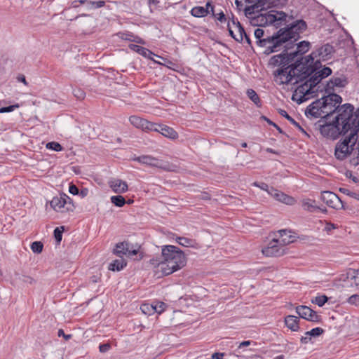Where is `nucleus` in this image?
<instances>
[{
	"instance_id": "obj_43",
	"label": "nucleus",
	"mask_w": 359,
	"mask_h": 359,
	"mask_svg": "<svg viewBox=\"0 0 359 359\" xmlns=\"http://www.w3.org/2000/svg\"><path fill=\"white\" fill-rule=\"evenodd\" d=\"M46 148L56 151H60L62 150V147L57 142H50L46 144Z\"/></svg>"
},
{
	"instance_id": "obj_48",
	"label": "nucleus",
	"mask_w": 359,
	"mask_h": 359,
	"mask_svg": "<svg viewBox=\"0 0 359 359\" xmlns=\"http://www.w3.org/2000/svg\"><path fill=\"white\" fill-rule=\"evenodd\" d=\"M212 15L221 23L226 22V18L222 11H220L218 13H215L214 12Z\"/></svg>"
},
{
	"instance_id": "obj_24",
	"label": "nucleus",
	"mask_w": 359,
	"mask_h": 359,
	"mask_svg": "<svg viewBox=\"0 0 359 359\" xmlns=\"http://www.w3.org/2000/svg\"><path fill=\"white\" fill-rule=\"evenodd\" d=\"M310 43L307 41H303L297 44V50L294 52L289 53V58L292 60H294L298 55H302L309 51L310 48Z\"/></svg>"
},
{
	"instance_id": "obj_41",
	"label": "nucleus",
	"mask_w": 359,
	"mask_h": 359,
	"mask_svg": "<svg viewBox=\"0 0 359 359\" xmlns=\"http://www.w3.org/2000/svg\"><path fill=\"white\" fill-rule=\"evenodd\" d=\"M328 298L325 295H320L312 300V302L317 304L319 306H323L327 301Z\"/></svg>"
},
{
	"instance_id": "obj_16",
	"label": "nucleus",
	"mask_w": 359,
	"mask_h": 359,
	"mask_svg": "<svg viewBox=\"0 0 359 359\" xmlns=\"http://www.w3.org/2000/svg\"><path fill=\"white\" fill-rule=\"evenodd\" d=\"M296 312L302 318L312 322H318L320 316L316 311L306 306H299L296 307Z\"/></svg>"
},
{
	"instance_id": "obj_17",
	"label": "nucleus",
	"mask_w": 359,
	"mask_h": 359,
	"mask_svg": "<svg viewBox=\"0 0 359 359\" xmlns=\"http://www.w3.org/2000/svg\"><path fill=\"white\" fill-rule=\"evenodd\" d=\"M269 194L271 195L276 201L288 205H294L296 202L295 199L293 197L288 196L285 193L279 190H277L273 187L270 188V190L269 191Z\"/></svg>"
},
{
	"instance_id": "obj_8",
	"label": "nucleus",
	"mask_w": 359,
	"mask_h": 359,
	"mask_svg": "<svg viewBox=\"0 0 359 359\" xmlns=\"http://www.w3.org/2000/svg\"><path fill=\"white\" fill-rule=\"evenodd\" d=\"M342 98L337 94H330L323 97V118H327L335 111H337Z\"/></svg>"
},
{
	"instance_id": "obj_46",
	"label": "nucleus",
	"mask_w": 359,
	"mask_h": 359,
	"mask_svg": "<svg viewBox=\"0 0 359 359\" xmlns=\"http://www.w3.org/2000/svg\"><path fill=\"white\" fill-rule=\"evenodd\" d=\"M317 74L320 75L322 79H324L332 74V69L330 67H324L323 69L317 71Z\"/></svg>"
},
{
	"instance_id": "obj_35",
	"label": "nucleus",
	"mask_w": 359,
	"mask_h": 359,
	"mask_svg": "<svg viewBox=\"0 0 359 359\" xmlns=\"http://www.w3.org/2000/svg\"><path fill=\"white\" fill-rule=\"evenodd\" d=\"M345 83H346L345 80H344L341 78L337 77V78H333V79H330L327 86L330 88H333L335 86L336 87H343V86H344Z\"/></svg>"
},
{
	"instance_id": "obj_29",
	"label": "nucleus",
	"mask_w": 359,
	"mask_h": 359,
	"mask_svg": "<svg viewBox=\"0 0 359 359\" xmlns=\"http://www.w3.org/2000/svg\"><path fill=\"white\" fill-rule=\"evenodd\" d=\"M126 266V262L125 260L120 257V259L114 260L112 263H111L109 266V270L111 271H119L123 269Z\"/></svg>"
},
{
	"instance_id": "obj_21",
	"label": "nucleus",
	"mask_w": 359,
	"mask_h": 359,
	"mask_svg": "<svg viewBox=\"0 0 359 359\" xmlns=\"http://www.w3.org/2000/svg\"><path fill=\"white\" fill-rule=\"evenodd\" d=\"M129 48L132 50L139 53L140 55H142L143 57L149 58V59L153 60L156 63L161 64L160 62L156 61L152 57V56H156V57H161V58H162V57H159L158 55H157L156 54H154V53H152L149 49H147V48H146L144 47H142V46H140L136 45V44H130V45H129Z\"/></svg>"
},
{
	"instance_id": "obj_19",
	"label": "nucleus",
	"mask_w": 359,
	"mask_h": 359,
	"mask_svg": "<svg viewBox=\"0 0 359 359\" xmlns=\"http://www.w3.org/2000/svg\"><path fill=\"white\" fill-rule=\"evenodd\" d=\"M323 97L313 102L306 109V114L315 118H323Z\"/></svg>"
},
{
	"instance_id": "obj_56",
	"label": "nucleus",
	"mask_w": 359,
	"mask_h": 359,
	"mask_svg": "<svg viewBox=\"0 0 359 359\" xmlns=\"http://www.w3.org/2000/svg\"><path fill=\"white\" fill-rule=\"evenodd\" d=\"M224 356V353H215L212 355V359H222Z\"/></svg>"
},
{
	"instance_id": "obj_4",
	"label": "nucleus",
	"mask_w": 359,
	"mask_h": 359,
	"mask_svg": "<svg viewBox=\"0 0 359 359\" xmlns=\"http://www.w3.org/2000/svg\"><path fill=\"white\" fill-rule=\"evenodd\" d=\"M357 127L358 128H353L350 133L344 135L343 140L336 144L334 155L337 159L344 160L353 151L359 137V122Z\"/></svg>"
},
{
	"instance_id": "obj_5",
	"label": "nucleus",
	"mask_w": 359,
	"mask_h": 359,
	"mask_svg": "<svg viewBox=\"0 0 359 359\" xmlns=\"http://www.w3.org/2000/svg\"><path fill=\"white\" fill-rule=\"evenodd\" d=\"M261 13L256 15L252 20V23L259 27H264L268 25H273L278 27L281 25L282 22H288L287 15L284 12L276 11H267L266 9L260 11Z\"/></svg>"
},
{
	"instance_id": "obj_39",
	"label": "nucleus",
	"mask_w": 359,
	"mask_h": 359,
	"mask_svg": "<svg viewBox=\"0 0 359 359\" xmlns=\"http://www.w3.org/2000/svg\"><path fill=\"white\" fill-rule=\"evenodd\" d=\"M247 95L256 105H259L260 99L257 93L253 89H248L247 90Z\"/></svg>"
},
{
	"instance_id": "obj_6",
	"label": "nucleus",
	"mask_w": 359,
	"mask_h": 359,
	"mask_svg": "<svg viewBox=\"0 0 359 359\" xmlns=\"http://www.w3.org/2000/svg\"><path fill=\"white\" fill-rule=\"evenodd\" d=\"M50 205L55 211L61 213L73 212L74 209L72 198L65 194L53 197Z\"/></svg>"
},
{
	"instance_id": "obj_26",
	"label": "nucleus",
	"mask_w": 359,
	"mask_h": 359,
	"mask_svg": "<svg viewBox=\"0 0 359 359\" xmlns=\"http://www.w3.org/2000/svg\"><path fill=\"white\" fill-rule=\"evenodd\" d=\"M285 323L286 326L292 331H297L299 328V318L294 316H287L285 318Z\"/></svg>"
},
{
	"instance_id": "obj_9",
	"label": "nucleus",
	"mask_w": 359,
	"mask_h": 359,
	"mask_svg": "<svg viewBox=\"0 0 359 359\" xmlns=\"http://www.w3.org/2000/svg\"><path fill=\"white\" fill-rule=\"evenodd\" d=\"M334 53V48L332 46L330 45L329 43L325 44L318 48L316 51H313L311 53V54L309 55V57L311 60V63L313 62L315 57H319V60H317L315 62V66L316 68L318 67V65H320V60H329L332 54Z\"/></svg>"
},
{
	"instance_id": "obj_57",
	"label": "nucleus",
	"mask_w": 359,
	"mask_h": 359,
	"mask_svg": "<svg viewBox=\"0 0 359 359\" xmlns=\"http://www.w3.org/2000/svg\"><path fill=\"white\" fill-rule=\"evenodd\" d=\"M22 280L24 282L28 283L29 284H33L34 283V280L32 277H29V276H24Z\"/></svg>"
},
{
	"instance_id": "obj_42",
	"label": "nucleus",
	"mask_w": 359,
	"mask_h": 359,
	"mask_svg": "<svg viewBox=\"0 0 359 359\" xmlns=\"http://www.w3.org/2000/svg\"><path fill=\"white\" fill-rule=\"evenodd\" d=\"M324 330L320 327H316L305 333V335L311 337H318L323 334Z\"/></svg>"
},
{
	"instance_id": "obj_10",
	"label": "nucleus",
	"mask_w": 359,
	"mask_h": 359,
	"mask_svg": "<svg viewBox=\"0 0 359 359\" xmlns=\"http://www.w3.org/2000/svg\"><path fill=\"white\" fill-rule=\"evenodd\" d=\"M262 252L266 257H280L286 253V248L282 246L276 238H273Z\"/></svg>"
},
{
	"instance_id": "obj_18",
	"label": "nucleus",
	"mask_w": 359,
	"mask_h": 359,
	"mask_svg": "<svg viewBox=\"0 0 359 359\" xmlns=\"http://www.w3.org/2000/svg\"><path fill=\"white\" fill-rule=\"evenodd\" d=\"M129 120L132 125H133L135 127L137 128H141L143 130L151 131V130H156L154 128V123H151L141 117L137 116H131Z\"/></svg>"
},
{
	"instance_id": "obj_34",
	"label": "nucleus",
	"mask_w": 359,
	"mask_h": 359,
	"mask_svg": "<svg viewBox=\"0 0 359 359\" xmlns=\"http://www.w3.org/2000/svg\"><path fill=\"white\" fill-rule=\"evenodd\" d=\"M348 278H350L351 284L354 285L359 288V269L353 270L352 273H348Z\"/></svg>"
},
{
	"instance_id": "obj_63",
	"label": "nucleus",
	"mask_w": 359,
	"mask_h": 359,
	"mask_svg": "<svg viewBox=\"0 0 359 359\" xmlns=\"http://www.w3.org/2000/svg\"><path fill=\"white\" fill-rule=\"evenodd\" d=\"M339 191L348 196L351 194V191L346 188H339Z\"/></svg>"
},
{
	"instance_id": "obj_30",
	"label": "nucleus",
	"mask_w": 359,
	"mask_h": 359,
	"mask_svg": "<svg viewBox=\"0 0 359 359\" xmlns=\"http://www.w3.org/2000/svg\"><path fill=\"white\" fill-rule=\"evenodd\" d=\"M289 57V53H280L272 57L271 59V63L275 65H281L287 60H290V59H288Z\"/></svg>"
},
{
	"instance_id": "obj_27",
	"label": "nucleus",
	"mask_w": 359,
	"mask_h": 359,
	"mask_svg": "<svg viewBox=\"0 0 359 359\" xmlns=\"http://www.w3.org/2000/svg\"><path fill=\"white\" fill-rule=\"evenodd\" d=\"M315 201H313L309 198H306L302 200V205L304 210L309 211V212H315L316 210H321V209L318 207L315 204ZM322 211H326L325 210H322Z\"/></svg>"
},
{
	"instance_id": "obj_59",
	"label": "nucleus",
	"mask_w": 359,
	"mask_h": 359,
	"mask_svg": "<svg viewBox=\"0 0 359 359\" xmlns=\"http://www.w3.org/2000/svg\"><path fill=\"white\" fill-rule=\"evenodd\" d=\"M137 254V250H130L129 248V251H127V254L126 255H127L128 257H131L133 255H135Z\"/></svg>"
},
{
	"instance_id": "obj_1",
	"label": "nucleus",
	"mask_w": 359,
	"mask_h": 359,
	"mask_svg": "<svg viewBox=\"0 0 359 359\" xmlns=\"http://www.w3.org/2000/svg\"><path fill=\"white\" fill-rule=\"evenodd\" d=\"M307 25L302 20H296L290 23L287 27L280 29L271 36L262 39L264 32L262 29L257 28L255 30V36L257 43L261 47L265 48L264 53L269 55L272 53L280 50L283 44L293 39L297 41L299 34L306 29Z\"/></svg>"
},
{
	"instance_id": "obj_55",
	"label": "nucleus",
	"mask_w": 359,
	"mask_h": 359,
	"mask_svg": "<svg viewBox=\"0 0 359 359\" xmlns=\"http://www.w3.org/2000/svg\"><path fill=\"white\" fill-rule=\"evenodd\" d=\"M58 336L61 337L62 336L66 340H68L71 339L72 335L71 334H65L64 332V330L62 329H60L58 330Z\"/></svg>"
},
{
	"instance_id": "obj_61",
	"label": "nucleus",
	"mask_w": 359,
	"mask_h": 359,
	"mask_svg": "<svg viewBox=\"0 0 359 359\" xmlns=\"http://www.w3.org/2000/svg\"><path fill=\"white\" fill-rule=\"evenodd\" d=\"M93 4L96 5L95 6L96 8H100L104 5V1H94V2H93Z\"/></svg>"
},
{
	"instance_id": "obj_25",
	"label": "nucleus",
	"mask_w": 359,
	"mask_h": 359,
	"mask_svg": "<svg viewBox=\"0 0 359 359\" xmlns=\"http://www.w3.org/2000/svg\"><path fill=\"white\" fill-rule=\"evenodd\" d=\"M246 4H249V9H252L253 11L258 12L259 11H263L264 9V0H243ZM236 4L239 6V0H235Z\"/></svg>"
},
{
	"instance_id": "obj_20",
	"label": "nucleus",
	"mask_w": 359,
	"mask_h": 359,
	"mask_svg": "<svg viewBox=\"0 0 359 359\" xmlns=\"http://www.w3.org/2000/svg\"><path fill=\"white\" fill-rule=\"evenodd\" d=\"M276 239L282 246L285 248L286 245L294 242L295 236L290 231L283 229L278 231V238Z\"/></svg>"
},
{
	"instance_id": "obj_32",
	"label": "nucleus",
	"mask_w": 359,
	"mask_h": 359,
	"mask_svg": "<svg viewBox=\"0 0 359 359\" xmlns=\"http://www.w3.org/2000/svg\"><path fill=\"white\" fill-rule=\"evenodd\" d=\"M191 14L196 18H202L208 15V11L203 6H195L191 10Z\"/></svg>"
},
{
	"instance_id": "obj_49",
	"label": "nucleus",
	"mask_w": 359,
	"mask_h": 359,
	"mask_svg": "<svg viewBox=\"0 0 359 359\" xmlns=\"http://www.w3.org/2000/svg\"><path fill=\"white\" fill-rule=\"evenodd\" d=\"M348 303L351 305L359 306V295L353 294L348 299Z\"/></svg>"
},
{
	"instance_id": "obj_44",
	"label": "nucleus",
	"mask_w": 359,
	"mask_h": 359,
	"mask_svg": "<svg viewBox=\"0 0 359 359\" xmlns=\"http://www.w3.org/2000/svg\"><path fill=\"white\" fill-rule=\"evenodd\" d=\"M154 304V308H155V313H161L163 311H164L166 305L165 303L162 302L153 303Z\"/></svg>"
},
{
	"instance_id": "obj_52",
	"label": "nucleus",
	"mask_w": 359,
	"mask_h": 359,
	"mask_svg": "<svg viewBox=\"0 0 359 359\" xmlns=\"http://www.w3.org/2000/svg\"><path fill=\"white\" fill-rule=\"evenodd\" d=\"M69 191L70 194L73 195H77L79 193V189L77 187L73 184H71L69 187Z\"/></svg>"
},
{
	"instance_id": "obj_58",
	"label": "nucleus",
	"mask_w": 359,
	"mask_h": 359,
	"mask_svg": "<svg viewBox=\"0 0 359 359\" xmlns=\"http://www.w3.org/2000/svg\"><path fill=\"white\" fill-rule=\"evenodd\" d=\"M311 339V336L305 335L301 338V342L303 344H307Z\"/></svg>"
},
{
	"instance_id": "obj_37",
	"label": "nucleus",
	"mask_w": 359,
	"mask_h": 359,
	"mask_svg": "<svg viewBox=\"0 0 359 359\" xmlns=\"http://www.w3.org/2000/svg\"><path fill=\"white\" fill-rule=\"evenodd\" d=\"M111 202L117 207H123L126 203V200L122 196L118 195L111 196Z\"/></svg>"
},
{
	"instance_id": "obj_23",
	"label": "nucleus",
	"mask_w": 359,
	"mask_h": 359,
	"mask_svg": "<svg viewBox=\"0 0 359 359\" xmlns=\"http://www.w3.org/2000/svg\"><path fill=\"white\" fill-rule=\"evenodd\" d=\"M156 130H151V131L158 132L163 136L169 137L170 139H176L177 137V133L172 128L164 126L154 124V127Z\"/></svg>"
},
{
	"instance_id": "obj_60",
	"label": "nucleus",
	"mask_w": 359,
	"mask_h": 359,
	"mask_svg": "<svg viewBox=\"0 0 359 359\" xmlns=\"http://www.w3.org/2000/svg\"><path fill=\"white\" fill-rule=\"evenodd\" d=\"M259 187L260 189H262V190L267 191L268 193H269V191L270 190V189L269 188V186L266 183H262L260 184V186H259Z\"/></svg>"
},
{
	"instance_id": "obj_11",
	"label": "nucleus",
	"mask_w": 359,
	"mask_h": 359,
	"mask_svg": "<svg viewBox=\"0 0 359 359\" xmlns=\"http://www.w3.org/2000/svg\"><path fill=\"white\" fill-rule=\"evenodd\" d=\"M320 133L327 137L336 139L339 135H343L342 128L334 120L332 123H326L320 128Z\"/></svg>"
},
{
	"instance_id": "obj_51",
	"label": "nucleus",
	"mask_w": 359,
	"mask_h": 359,
	"mask_svg": "<svg viewBox=\"0 0 359 359\" xmlns=\"http://www.w3.org/2000/svg\"><path fill=\"white\" fill-rule=\"evenodd\" d=\"M337 228V226L333 223L326 222H325V231L329 232L332 229H335Z\"/></svg>"
},
{
	"instance_id": "obj_50",
	"label": "nucleus",
	"mask_w": 359,
	"mask_h": 359,
	"mask_svg": "<svg viewBox=\"0 0 359 359\" xmlns=\"http://www.w3.org/2000/svg\"><path fill=\"white\" fill-rule=\"evenodd\" d=\"M18 107H19L18 104H14V105H11V106H8V107H1V108H0V113L2 114V113L11 112L15 109H17Z\"/></svg>"
},
{
	"instance_id": "obj_38",
	"label": "nucleus",
	"mask_w": 359,
	"mask_h": 359,
	"mask_svg": "<svg viewBox=\"0 0 359 359\" xmlns=\"http://www.w3.org/2000/svg\"><path fill=\"white\" fill-rule=\"evenodd\" d=\"M140 309L145 315H151L155 313V308H154V304H143L140 306Z\"/></svg>"
},
{
	"instance_id": "obj_12",
	"label": "nucleus",
	"mask_w": 359,
	"mask_h": 359,
	"mask_svg": "<svg viewBox=\"0 0 359 359\" xmlns=\"http://www.w3.org/2000/svg\"><path fill=\"white\" fill-rule=\"evenodd\" d=\"M227 27L230 36L238 42H242L243 40V35L245 32L239 22H236L233 19L228 20Z\"/></svg>"
},
{
	"instance_id": "obj_13",
	"label": "nucleus",
	"mask_w": 359,
	"mask_h": 359,
	"mask_svg": "<svg viewBox=\"0 0 359 359\" xmlns=\"http://www.w3.org/2000/svg\"><path fill=\"white\" fill-rule=\"evenodd\" d=\"M320 198L324 203L334 209L338 210L343 208L341 200L333 192L323 191L321 193Z\"/></svg>"
},
{
	"instance_id": "obj_62",
	"label": "nucleus",
	"mask_w": 359,
	"mask_h": 359,
	"mask_svg": "<svg viewBox=\"0 0 359 359\" xmlns=\"http://www.w3.org/2000/svg\"><path fill=\"white\" fill-rule=\"evenodd\" d=\"M251 343H252L251 341H244L240 344V345L238 346V348L248 346L250 345Z\"/></svg>"
},
{
	"instance_id": "obj_53",
	"label": "nucleus",
	"mask_w": 359,
	"mask_h": 359,
	"mask_svg": "<svg viewBox=\"0 0 359 359\" xmlns=\"http://www.w3.org/2000/svg\"><path fill=\"white\" fill-rule=\"evenodd\" d=\"M204 9L207 10L208 14H209V13L212 14L215 12L214 7L210 1L206 3L205 7H204Z\"/></svg>"
},
{
	"instance_id": "obj_45",
	"label": "nucleus",
	"mask_w": 359,
	"mask_h": 359,
	"mask_svg": "<svg viewBox=\"0 0 359 359\" xmlns=\"http://www.w3.org/2000/svg\"><path fill=\"white\" fill-rule=\"evenodd\" d=\"M63 230H64L63 226L57 227L54 230V236H55V240L58 243H60L62 240Z\"/></svg>"
},
{
	"instance_id": "obj_2",
	"label": "nucleus",
	"mask_w": 359,
	"mask_h": 359,
	"mask_svg": "<svg viewBox=\"0 0 359 359\" xmlns=\"http://www.w3.org/2000/svg\"><path fill=\"white\" fill-rule=\"evenodd\" d=\"M162 256L163 259L157 263L152 260L151 264L156 266V273L159 276L170 275L182 268L187 264V258L184 253L177 247L174 245H165L162 248Z\"/></svg>"
},
{
	"instance_id": "obj_31",
	"label": "nucleus",
	"mask_w": 359,
	"mask_h": 359,
	"mask_svg": "<svg viewBox=\"0 0 359 359\" xmlns=\"http://www.w3.org/2000/svg\"><path fill=\"white\" fill-rule=\"evenodd\" d=\"M278 113L285 118H287L292 125H294L296 128H297L300 131L306 134L305 130L302 128V126L293 118H292L285 110L279 109Z\"/></svg>"
},
{
	"instance_id": "obj_7",
	"label": "nucleus",
	"mask_w": 359,
	"mask_h": 359,
	"mask_svg": "<svg viewBox=\"0 0 359 359\" xmlns=\"http://www.w3.org/2000/svg\"><path fill=\"white\" fill-rule=\"evenodd\" d=\"M134 161L139 163L149 165L151 167L161 168L166 171H176L177 166L168 162H164L162 160L154 158L151 156H140L134 158Z\"/></svg>"
},
{
	"instance_id": "obj_3",
	"label": "nucleus",
	"mask_w": 359,
	"mask_h": 359,
	"mask_svg": "<svg viewBox=\"0 0 359 359\" xmlns=\"http://www.w3.org/2000/svg\"><path fill=\"white\" fill-rule=\"evenodd\" d=\"M353 110L354 107L351 104H345L338 108V114L334 120L342 128L343 135L350 133L353 128H357L359 122V109L354 114Z\"/></svg>"
},
{
	"instance_id": "obj_40",
	"label": "nucleus",
	"mask_w": 359,
	"mask_h": 359,
	"mask_svg": "<svg viewBox=\"0 0 359 359\" xmlns=\"http://www.w3.org/2000/svg\"><path fill=\"white\" fill-rule=\"evenodd\" d=\"M43 244L39 241H34L31 244V249L34 253H40L43 250Z\"/></svg>"
},
{
	"instance_id": "obj_22",
	"label": "nucleus",
	"mask_w": 359,
	"mask_h": 359,
	"mask_svg": "<svg viewBox=\"0 0 359 359\" xmlns=\"http://www.w3.org/2000/svg\"><path fill=\"white\" fill-rule=\"evenodd\" d=\"M109 187L116 194L125 193L128 191V187L126 182L120 179H112L109 182Z\"/></svg>"
},
{
	"instance_id": "obj_33",
	"label": "nucleus",
	"mask_w": 359,
	"mask_h": 359,
	"mask_svg": "<svg viewBox=\"0 0 359 359\" xmlns=\"http://www.w3.org/2000/svg\"><path fill=\"white\" fill-rule=\"evenodd\" d=\"M287 0H264V9L270 7H279L284 6Z\"/></svg>"
},
{
	"instance_id": "obj_64",
	"label": "nucleus",
	"mask_w": 359,
	"mask_h": 359,
	"mask_svg": "<svg viewBox=\"0 0 359 359\" xmlns=\"http://www.w3.org/2000/svg\"><path fill=\"white\" fill-rule=\"evenodd\" d=\"M87 193H88V190L87 189H83L81 190L79 194H80V196L82 197V198H84L86 195H87Z\"/></svg>"
},
{
	"instance_id": "obj_15",
	"label": "nucleus",
	"mask_w": 359,
	"mask_h": 359,
	"mask_svg": "<svg viewBox=\"0 0 359 359\" xmlns=\"http://www.w3.org/2000/svg\"><path fill=\"white\" fill-rule=\"evenodd\" d=\"M294 69L290 67L278 69L275 76L277 80H280V83H292L294 80Z\"/></svg>"
},
{
	"instance_id": "obj_36",
	"label": "nucleus",
	"mask_w": 359,
	"mask_h": 359,
	"mask_svg": "<svg viewBox=\"0 0 359 359\" xmlns=\"http://www.w3.org/2000/svg\"><path fill=\"white\" fill-rule=\"evenodd\" d=\"M177 243L182 246L191 248H194L196 244L193 240L184 237H179L177 238Z\"/></svg>"
},
{
	"instance_id": "obj_14",
	"label": "nucleus",
	"mask_w": 359,
	"mask_h": 359,
	"mask_svg": "<svg viewBox=\"0 0 359 359\" xmlns=\"http://www.w3.org/2000/svg\"><path fill=\"white\" fill-rule=\"evenodd\" d=\"M323 79L320 77V75L317 74V71H316L299 88V90L302 93H304L305 95H309L312 93L313 91L312 90L314 87L316 86L318 83L320 82Z\"/></svg>"
},
{
	"instance_id": "obj_28",
	"label": "nucleus",
	"mask_w": 359,
	"mask_h": 359,
	"mask_svg": "<svg viewBox=\"0 0 359 359\" xmlns=\"http://www.w3.org/2000/svg\"><path fill=\"white\" fill-rule=\"evenodd\" d=\"M130 245L128 243H117L116 245V248L114 249V252L120 257H122V255H126L127 251H129V246Z\"/></svg>"
},
{
	"instance_id": "obj_47",
	"label": "nucleus",
	"mask_w": 359,
	"mask_h": 359,
	"mask_svg": "<svg viewBox=\"0 0 359 359\" xmlns=\"http://www.w3.org/2000/svg\"><path fill=\"white\" fill-rule=\"evenodd\" d=\"M73 94L76 98H78L79 100H83L86 96L85 92L82 89H80V88L74 89Z\"/></svg>"
},
{
	"instance_id": "obj_54",
	"label": "nucleus",
	"mask_w": 359,
	"mask_h": 359,
	"mask_svg": "<svg viewBox=\"0 0 359 359\" xmlns=\"http://www.w3.org/2000/svg\"><path fill=\"white\" fill-rule=\"evenodd\" d=\"M110 346L108 344H101L99 346L100 351L101 353H105L109 351Z\"/></svg>"
}]
</instances>
